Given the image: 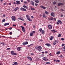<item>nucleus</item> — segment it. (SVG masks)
Returning a JSON list of instances; mask_svg holds the SVG:
<instances>
[{"label": "nucleus", "instance_id": "obj_24", "mask_svg": "<svg viewBox=\"0 0 65 65\" xmlns=\"http://www.w3.org/2000/svg\"><path fill=\"white\" fill-rule=\"evenodd\" d=\"M54 37L53 36H51V38L50 39V40H53V39L54 38Z\"/></svg>", "mask_w": 65, "mask_h": 65}, {"label": "nucleus", "instance_id": "obj_44", "mask_svg": "<svg viewBox=\"0 0 65 65\" xmlns=\"http://www.w3.org/2000/svg\"><path fill=\"white\" fill-rule=\"evenodd\" d=\"M30 54H31V56H34V53H31Z\"/></svg>", "mask_w": 65, "mask_h": 65}, {"label": "nucleus", "instance_id": "obj_4", "mask_svg": "<svg viewBox=\"0 0 65 65\" xmlns=\"http://www.w3.org/2000/svg\"><path fill=\"white\" fill-rule=\"evenodd\" d=\"M12 20L15 21L16 20V18L15 16H12L11 17Z\"/></svg>", "mask_w": 65, "mask_h": 65}, {"label": "nucleus", "instance_id": "obj_2", "mask_svg": "<svg viewBox=\"0 0 65 65\" xmlns=\"http://www.w3.org/2000/svg\"><path fill=\"white\" fill-rule=\"evenodd\" d=\"M42 48V47L41 46H38V49L39 50V52H41V49Z\"/></svg>", "mask_w": 65, "mask_h": 65}, {"label": "nucleus", "instance_id": "obj_6", "mask_svg": "<svg viewBox=\"0 0 65 65\" xmlns=\"http://www.w3.org/2000/svg\"><path fill=\"white\" fill-rule=\"evenodd\" d=\"M48 27L49 29H50V30H51V29L53 28V27L52 26L50 25H48Z\"/></svg>", "mask_w": 65, "mask_h": 65}, {"label": "nucleus", "instance_id": "obj_36", "mask_svg": "<svg viewBox=\"0 0 65 65\" xmlns=\"http://www.w3.org/2000/svg\"><path fill=\"white\" fill-rule=\"evenodd\" d=\"M39 41V42H42V41H43V40L42 39H40Z\"/></svg>", "mask_w": 65, "mask_h": 65}, {"label": "nucleus", "instance_id": "obj_48", "mask_svg": "<svg viewBox=\"0 0 65 65\" xmlns=\"http://www.w3.org/2000/svg\"><path fill=\"white\" fill-rule=\"evenodd\" d=\"M49 55L50 56H53V55L51 54V53H50L49 54Z\"/></svg>", "mask_w": 65, "mask_h": 65}, {"label": "nucleus", "instance_id": "obj_56", "mask_svg": "<svg viewBox=\"0 0 65 65\" xmlns=\"http://www.w3.org/2000/svg\"><path fill=\"white\" fill-rule=\"evenodd\" d=\"M10 50V48H7V50Z\"/></svg>", "mask_w": 65, "mask_h": 65}, {"label": "nucleus", "instance_id": "obj_45", "mask_svg": "<svg viewBox=\"0 0 65 65\" xmlns=\"http://www.w3.org/2000/svg\"><path fill=\"white\" fill-rule=\"evenodd\" d=\"M21 18H22V17L21 16H20L19 18H18V19H19V20H21Z\"/></svg>", "mask_w": 65, "mask_h": 65}, {"label": "nucleus", "instance_id": "obj_38", "mask_svg": "<svg viewBox=\"0 0 65 65\" xmlns=\"http://www.w3.org/2000/svg\"><path fill=\"white\" fill-rule=\"evenodd\" d=\"M31 10H35V9L33 8H31Z\"/></svg>", "mask_w": 65, "mask_h": 65}, {"label": "nucleus", "instance_id": "obj_60", "mask_svg": "<svg viewBox=\"0 0 65 65\" xmlns=\"http://www.w3.org/2000/svg\"><path fill=\"white\" fill-rule=\"evenodd\" d=\"M9 5H11V3H10L9 4Z\"/></svg>", "mask_w": 65, "mask_h": 65}, {"label": "nucleus", "instance_id": "obj_61", "mask_svg": "<svg viewBox=\"0 0 65 65\" xmlns=\"http://www.w3.org/2000/svg\"><path fill=\"white\" fill-rule=\"evenodd\" d=\"M61 11H64V10L63 9H61Z\"/></svg>", "mask_w": 65, "mask_h": 65}, {"label": "nucleus", "instance_id": "obj_32", "mask_svg": "<svg viewBox=\"0 0 65 65\" xmlns=\"http://www.w3.org/2000/svg\"><path fill=\"white\" fill-rule=\"evenodd\" d=\"M60 54V51H58L56 53L57 55H59Z\"/></svg>", "mask_w": 65, "mask_h": 65}, {"label": "nucleus", "instance_id": "obj_28", "mask_svg": "<svg viewBox=\"0 0 65 65\" xmlns=\"http://www.w3.org/2000/svg\"><path fill=\"white\" fill-rule=\"evenodd\" d=\"M45 14L44 13L43 14V18H46V17H45Z\"/></svg>", "mask_w": 65, "mask_h": 65}, {"label": "nucleus", "instance_id": "obj_20", "mask_svg": "<svg viewBox=\"0 0 65 65\" xmlns=\"http://www.w3.org/2000/svg\"><path fill=\"white\" fill-rule=\"evenodd\" d=\"M9 23H6L4 24V26H7V25H9Z\"/></svg>", "mask_w": 65, "mask_h": 65}, {"label": "nucleus", "instance_id": "obj_42", "mask_svg": "<svg viewBox=\"0 0 65 65\" xmlns=\"http://www.w3.org/2000/svg\"><path fill=\"white\" fill-rule=\"evenodd\" d=\"M28 20H29V21H30V22H32V20L30 19V18L29 19H28Z\"/></svg>", "mask_w": 65, "mask_h": 65}, {"label": "nucleus", "instance_id": "obj_9", "mask_svg": "<svg viewBox=\"0 0 65 65\" xmlns=\"http://www.w3.org/2000/svg\"><path fill=\"white\" fill-rule=\"evenodd\" d=\"M27 58L28 59H29V60H30V61H32V59L30 57L28 56L27 57Z\"/></svg>", "mask_w": 65, "mask_h": 65}, {"label": "nucleus", "instance_id": "obj_59", "mask_svg": "<svg viewBox=\"0 0 65 65\" xmlns=\"http://www.w3.org/2000/svg\"><path fill=\"white\" fill-rule=\"evenodd\" d=\"M35 5L36 6H37L38 5V4H37L36 3L35 4Z\"/></svg>", "mask_w": 65, "mask_h": 65}, {"label": "nucleus", "instance_id": "obj_8", "mask_svg": "<svg viewBox=\"0 0 65 65\" xmlns=\"http://www.w3.org/2000/svg\"><path fill=\"white\" fill-rule=\"evenodd\" d=\"M19 7H17L16 8L14 9H13V11H17L18 10H19Z\"/></svg>", "mask_w": 65, "mask_h": 65}, {"label": "nucleus", "instance_id": "obj_62", "mask_svg": "<svg viewBox=\"0 0 65 65\" xmlns=\"http://www.w3.org/2000/svg\"><path fill=\"white\" fill-rule=\"evenodd\" d=\"M9 29L10 30H11V29H12V27H10V28H9Z\"/></svg>", "mask_w": 65, "mask_h": 65}, {"label": "nucleus", "instance_id": "obj_7", "mask_svg": "<svg viewBox=\"0 0 65 65\" xmlns=\"http://www.w3.org/2000/svg\"><path fill=\"white\" fill-rule=\"evenodd\" d=\"M22 28V30L23 32H25V28L23 26H20Z\"/></svg>", "mask_w": 65, "mask_h": 65}, {"label": "nucleus", "instance_id": "obj_55", "mask_svg": "<svg viewBox=\"0 0 65 65\" xmlns=\"http://www.w3.org/2000/svg\"><path fill=\"white\" fill-rule=\"evenodd\" d=\"M27 1L29 3L30 2V0H27Z\"/></svg>", "mask_w": 65, "mask_h": 65}, {"label": "nucleus", "instance_id": "obj_33", "mask_svg": "<svg viewBox=\"0 0 65 65\" xmlns=\"http://www.w3.org/2000/svg\"><path fill=\"white\" fill-rule=\"evenodd\" d=\"M35 1L36 3H38L39 2L38 0H35Z\"/></svg>", "mask_w": 65, "mask_h": 65}, {"label": "nucleus", "instance_id": "obj_23", "mask_svg": "<svg viewBox=\"0 0 65 65\" xmlns=\"http://www.w3.org/2000/svg\"><path fill=\"white\" fill-rule=\"evenodd\" d=\"M18 63L17 62H15L14 64H12V65H18Z\"/></svg>", "mask_w": 65, "mask_h": 65}, {"label": "nucleus", "instance_id": "obj_39", "mask_svg": "<svg viewBox=\"0 0 65 65\" xmlns=\"http://www.w3.org/2000/svg\"><path fill=\"white\" fill-rule=\"evenodd\" d=\"M61 36V35L60 34H59L58 36V37H60Z\"/></svg>", "mask_w": 65, "mask_h": 65}, {"label": "nucleus", "instance_id": "obj_18", "mask_svg": "<svg viewBox=\"0 0 65 65\" xmlns=\"http://www.w3.org/2000/svg\"><path fill=\"white\" fill-rule=\"evenodd\" d=\"M58 6H60L61 5H62V6H63V3H58Z\"/></svg>", "mask_w": 65, "mask_h": 65}, {"label": "nucleus", "instance_id": "obj_15", "mask_svg": "<svg viewBox=\"0 0 65 65\" xmlns=\"http://www.w3.org/2000/svg\"><path fill=\"white\" fill-rule=\"evenodd\" d=\"M40 7L41 8H43V9H46V7H44V6H43L41 5V6H40Z\"/></svg>", "mask_w": 65, "mask_h": 65}, {"label": "nucleus", "instance_id": "obj_40", "mask_svg": "<svg viewBox=\"0 0 65 65\" xmlns=\"http://www.w3.org/2000/svg\"><path fill=\"white\" fill-rule=\"evenodd\" d=\"M41 32H42V34H44V33L45 31L44 30H43Z\"/></svg>", "mask_w": 65, "mask_h": 65}, {"label": "nucleus", "instance_id": "obj_37", "mask_svg": "<svg viewBox=\"0 0 65 65\" xmlns=\"http://www.w3.org/2000/svg\"><path fill=\"white\" fill-rule=\"evenodd\" d=\"M33 45V44H30V45H28V47H30V46H32Z\"/></svg>", "mask_w": 65, "mask_h": 65}, {"label": "nucleus", "instance_id": "obj_50", "mask_svg": "<svg viewBox=\"0 0 65 65\" xmlns=\"http://www.w3.org/2000/svg\"><path fill=\"white\" fill-rule=\"evenodd\" d=\"M53 4H57V2H53Z\"/></svg>", "mask_w": 65, "mask_h": 65}, {"label": "nucleus", "instance_id": "obj_27", "mask_svg": "<svg viewBox=\"0 0 65 65\" xmlns=\"http://www.w3.org/2000/svg\"><path fill=\"white\" fill-rule=\"evenodd\" d=\"M44 12L45 13V14H48L49 13V12L47 11H45Z\"/></svg>", "mask_w": 65, "mask_h": 65}, {"label": "nucleus", "instance_id": "obj_41", "mask_svg": "<svg viewBox=\"0 0 65 65\" xmlns=\"http://www.w3.org/2000/svg\"><path fill=\"white\" fill-rule=\"evenodd\" d=\"M24 3L25 4H28V2H24Z\"/></svg>", "mask_w": 65, "mask_h": 65}, {"label": "nucleus", "instance_id": "obj_46", "mask_svg": "<svg viewBox=\"0 0 65 65\" xmlns=\"http://www.w3.org/2000/svg\"><path fill=\"white\" fill-rule=\"evenodd\" d=\"M35 31H32V32H32V33H33V34H34V33H35Z\"/></svg>", "mask_w": 65, "mask_h": 65}, {"label": "nucleus", "instance_id": "obj_49", "mask_svg": "<svg viewBox=\"0 0 65 65\" xmlns=\"http://www.w3.org/2000/svg\"><path fill=\"white\" fill-rule=\"evenodd\" d=\"M64 45H65V44H62L61 46L62 47H63V46H64Z\"/></svg>", "mask_w": 65, "mask_h": 65}, {"label": "nucleus", "instance_id": "obj_52", "mask_svg": "<svg viewBox=\"0 0 65 65\" xmlns=\"http://www.w3.org/2000/svg\"><path fill=\"white\" fill-rule=\"evenodd\" d=\"M13 27H16L17 26V25H15L13 24Z\"/></svg>", "mask_w": 65, "mask_h": 65}, {"label": "nucleus", "instance_id": "obj_16", "mask_svg": "<svg viewBox=\"0 0 65 65\" xmlns=\"http://www.w3.org/2000/svg\"><path fill=\"white\" fill-rule=\"evenodd\" d=\"M48 19L50 20H51V21H52L54 20V19H53V17H50V18Z\"/></svg>", "mask_w": 65, "mask_h": 65}, {"label": "nucleus", "instance_id": "obj_3", "mask_svg": "<svg viewBox=\"0 0 65 65\" xmlns=\"http://www.w3.org/2000/svg\"><path fill=\"white\" fill-rule=\"evenodd\" d=\"M57 42V43H58L59 42V41L58 40H55L54 41V42H53V45H55L56 44H57V43H56Z\"/></svg>", "mask_w": 65, "mask_h": 65}, {"label": "nucleus", "instance_id": "obj_43", "mask_svg": "<svg viewBox=\"0 0 65 65\" xmlns=\"http://www.w3.org/2000/svg\"><path fill=\"white\" fill-rule=\"evenodd\" d=\"M9 34L10 35H12V32H9Z\"/></svg>", "mask_w": 65, "mask_h": 65}, {"label": "nucleus", "instance_id": "obj_11", "mask_svg": "<svg viewBox=\"0 0 65 65\" xmlns=\"http://www.w3.org/2000/svg\"><path fill=\"white\" fill-rule=\"evenodd\" d=\"M16 2V4L17 5H19L21 4V3H20V1H17Z\"/></svg>", "mask_w": 65, "mask_h": 65}, {"label": "nucleus", "instance_id": "obj_34", "mask_svg": "<svg viewBox=\"0 0 65 65\" xmlns=\"http://www.w3.org/2000/svg\"><path fill=\"white\" fill-rule=\"evenodd\" d=\"M56 62H60V60H58V59H57V60H56Z\"/></svg>", "mask_w": 65, "mask_h": 65}, {"label": "nucleus", "instance_id": "obj_10", "mask_svg": "<svg viewBox=\"0 0 65 65\" xmlns=\"http://www.w3.org/2000/svg\"><path fill=\"white\" fill-rule=\"evenodd\" d=\"M28 44V42L27 41L25 42H23L22 43L23 45H26Z\"/></svg>", "mask_w": 65, "mask_h": 65}, {"label": "nucleus", "instance_id": "obj_63", "mask_svg": "<svg viewBox=\"0 0 65 65\" xmlns=\"http://www.w3.org/2000/svg\"><path fill=\"white\" fill-rule=\"evenodd\" d=\"M31 18H32V19H34V17H33V16H31Z\"/></svg>", "mask_w": 65, "mask_h": 65}, {"label": "nucleus", "instance_id": "obj_25", "mask_svg": "<svg viewBox=\"0 0 65 65\" xmlns=\"http://www.w3.org/2000/svg\"><path fill=\"white\" fill-rule=\"evenodd\" d=\"M26 17L28 20L29 19L30 17H29V16L28 15H26Z\"/></svg>", "mask_w": 65, "mask_h": 65}, {"label": "nucleus", "instance_id": "obj_14", "mask_svg": "<svg viewBox=\"0 0 65 65\" xmlns=\"http://www.w3.org/2000/svg\"><path fill=\"white\" fill-rule=\"evenodd\" d=\"M20 48H22V47H18L17 48V50L18 51H21V49Z\"/></svg>", "mask_w": 65, "mask_h": 65}, {"label": "nucleus", "instance_id": "obj_22", "mask_svg": "<svg viewBox=\"0 0 65 65\" xmlns=\"http://www.w3.org/2000/svg\"><path fill=\"white\" fill-rule=\"evenodd\" d=\"M23 7H24V8H26V9H28V7L26 5H24L23 6Z\"/></svg>", "mask_w": 65, "mask_h": 65}, {"label": "nucleus", "instance_id": "obj_30", "mask_svg": "<svg viewBox=\"0 0 65 65\" xmlns=\"http://www.w3.org/2000/svg\"><path fill=\"white\" fill-rule=\"evenodd\" d=\"M42 28H40L39 29L40 32H41L42 31Z\"/></svg>", "mask_w": 65, "mask_h": 65}, {"label": "nucleus", "instance_id": "obj_21", "mask_svg": "<svg viewBox=\"0 0 65 65\" xmlns=\"http://www.w3.org/2000/svg\"><path fill=\"white\" fill-rule=\"evenodd\" d=\"M58 23H59L60 24H63L62 22H61V21L60 20H58Z\"/></svg>", "mask_w": 65, "mask_h": 65}, {"label": "nucleus", "instance_id": "obj_1", "mask_svg": "<svg viewBox=\"0 0 65 65\" xmlns=\"http://www.w3.org/2000/svg\"><path fill=\"white\" fill-rule=\"evenodd\" d=\"M11 54L12 55L14 56V55H17V54L15 53H14V51H12L11 52Z\"/></svg>", "mask_w": 65, "mask_h": 65}, {"label": "nucleus", "instance_id": "obj_57", "mask_svg": "<svg viewBox=\"0 0 65 65\" xmlns=\"http://www.w3.org/2000/svg\"><path fill=\"white\" fill-rule=\"evenodd\" d=\"M6 3H4V5H6Z\"/></svg>", "mask_w": 65, "mask_h": 65}, {"label": "nucleus", "instance_id": "obj_54", "mask_svg": "<svg viewBox=\"0 0 65 65\" xmlns=\"http://www.w3.org/2000/svg\"><path fill=\"white\" fill-rule=\"evenodd\" d=\"M61 17H63V15L62 14H61Z\"/></svg>", "mask_w": 65, "mask_h": 65}, {"label": "nucleus", "instance_id": "obj_51", "mask_svg": "<svg viewBox=\"0 0 65 65\" xmlns=\"http://www.w3.org/2000/svg\"><path fill=\"white\" fill-rule=\"evenodd\" d=\"M61 40H63V41L64 40V39L63 38H61Z\"/></svg>", "mask_w": 65, "mask_h": 65}, {"label": "nucleus", "instance_id": "obj_19", "mask_svg": "<svg viewBox=\"0 0 65 65\" xmlns=\"http://www.w3.org/2000/svg\"><path fill=\"white\" fill-rule=\"evenodd\" d=\"M51 15L53 17H55V13L53 12H52L51 13Z\"/></svg>", "mask_w": 65, "mask_h": 65}, {"label": "nucleus", "instance_id": "obj_17", "mask_svg": "<svg viewBox=\"0 0 65 65\" xmlns=\"http://www.w3.org/2000/svg\"><path fill=\"white\" fill-rule=\"evenodd\" d=\"M30 3L31 4V5H33V6H34V2L32 1H30Z\"/></svg>", "mask_w": 65, "mask_h": 65}, {"label": "nucleus", "instance_id": "obj_12", "mask_svg": "<svg viewBox=\"0 0 65 65\" xmlns=\"http://www.w3.org/2000/svg\"><path fill=\"white\" fill-rule=\"evenodd\" d=\"M43 60L44 61H48V59L45 57H44L43 58Z\"/></svg>", "mask_w": 65, "mask_h": 65}, {"label": "nucleus", "instance_id": "obj_31", "mask_svg": "<svg viewBox=\"0 0 65 65\" xmlns=\"http://www.w3.org/2000/svg\"><path fill=\"white\" fill-rule=\"evenodd\" d=\"M51 32H57V31H55V29H53L51 30Z\"/></svg>", "mask_w": 65, "mask_h": 65}, {"label": "nucleus", "instance_id": "obj_64", "mask_svg": "<svg viewBox=\"0 0 65 65\" xmlns=\"http://www.w3.org/2000/svg\"><path fill=\"white\" fill-rule=\"evenodd\" d=\"M0 43L1 44H2L3 43H4V42H1Z\"/></svg>", "mask_w": 65, "mask_h": 65}, {"label": "nucleus", "instance_id": "obj_47", "mask_svg": "<svg viewBox=\"0 0 65 65\" xmlns=\"http://www.w3.org/2000/svg\"><path fill=\"white\" fill-rule=\"evenodd\" d=\"M41 57H44V54H42L41 55Z\"/></svg>", "mask_w": 65, "mask_h": 65}, {"label": "nucleus", "instance_id": "obj_58", "mask_svg": "<svg viewBox=\"0 0 65 65\" xmlns=\"http://www.w3.org/2000/svg\"><path fill=\"white\" fill-rule=\"evenodd\" d=\"M20 20H21V21H24V20L23 19H21Z\"/></svg>", "mask_w": 65, "mask_h": 65}, {"label": "nucleus", "instance_id": "obj_29", "mask_svg": "<svg viewBox=\"0 0 65 65\" xmlns=\"http://www.w3.org/2000/svg\"><path fill=\"white\" fill-rule=\"evenodd\" d=\"M5 21H6V20L5 19H4L2 20V23H3V22H5Z\"/></svg>", "mask_w": 65, "mask_h": 65}, {"label": "nucleus", "instance_id": "obj_26", "mask_svg": "<svg viewBox=\"0 0 65 65\" xmlns=\"http://www.w3.org/2000/svg\"><path fill=\"white\" fill-rule=\"evenodd\" d=\"M33 36V33L31 32L30 34V36Z\"/></svg>", "mask_w": 65, "mask_h": 65}, {"label": "nucleus", "instance_id": "obj_5", "mask_svg": "<svg viewBox=\"0 0 65 65\" xmlns=\"http://www.w3.org/2000/svg\"><path fill=\"white\" fill-rule=\"evenodd\" d=\"M20 10H21L22 11H25L27 10L26 9H25L24 8H20Z\"/></svg>", "mask_w": 65, "mask_h": 65}, {"label": "nucleus", "instance_id": "obj_53", "mask_svg": "<svg viewBox=\"0 0 65 65\" xmlns=\"http://www.w3.org/2000/svg\"><path fill=\"white\" fill-rule=\"evenodd\" d=\"M60 57H61V58H62L63 57V55H61L60 56Z\"/></svg>", "mask_w": 65, "mask_h": 65}, {"label": "nucleus", "instance_id": "obj_35", "mask_svg": "<svg viewBox=\"0 0 65 65\" xmlns=\"http://www.w3.org/2000/svg\"><path fill=\"white\" fill-rule=\"evenodd\" d=\"M46 64H49V65H50L51 64V63L50 62H46Z\"/></svg>", "mask_w": 65, "mask_h": 65}, {"label": "nucleus", "instance_id": "obj_13", "mask_svg": "<svg viewBox=\"0 0 65 65\" xmlns=\"http://www.w3.org/2000/svg\"><path fill=\"white\" fill-rule=\"evenodd\" d=\"M45 45L48 47L51 46V45L49 43H47L46 44H45Z\"/></svg>", "mask_w": 65, "mask_h": 65}]
</instances>
